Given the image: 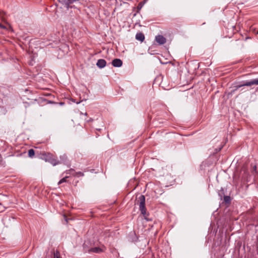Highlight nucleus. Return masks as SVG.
<instances>
[{"mask_svg":"<svg viewBox=\"0 0 258 258\" xmlns=\"http://www.w3.org/2000/svg\"><path fill=\"white\" fill-rule=\"evenodd\" d=\"M138 202L139 204L140 209L141 213L143 215L146 214V208H145V198L143 195H141L139 197Z\"/></svg>","mask_w":258,"mask_h":258,"instance_id":"1","label":"nucleus"},{"mask_svg":"<svg viewBox=\"0 0 258 258\" xmlns=\"http://www.w3.org/2000/svg\"><path fill=\"white\" fill-rule=\"evenodd\" d=\"M253 85H258V79H254L253 80H251L249 82H247L245 83H244L243 85H239L237 87V88H240L242 86H250Z\"/></svg>","mask_w":258,"mask_h":258,"instance_id":"2","label":"nucleus"},{"mask_svg":"<svg viewBox=\"0 0 258 258\" xmlns=\"http://www.w3.org/2000/svg\"><path fill=\"white\" fill-rule=\"evenodd\" d=\"M155 40L160 45L164 44L166 42V38L162 35H160L156 36L155 37Z\"/></svg>","mask_w":258,"mask_h":258,"instance_id":"3","label":"nucleus"},{"mask_svg":"<svg viewBox=\"0 0 258 258\" xmlns=\"http://www.w3.org/2000/svg\"><path fill=\"white\" fill-rule=\"evenodd\" d=\"M104 249H105L104 247H95L90 248L89 250V251L90 252H94V253H101V252L104 251Z\"/></svg>","mask_w":258,"mask_h":258,"instance_id":"4","label":"nucleus"},{"mask_svg":"<svg viewBox=\"0 0 258 258\" xmlns=\"http://www.w3.org/2000/svg\"><path fill=\"white\" fill-rule=\"evenodd\" d=\"M112 65L115 67H120L122 64V61L118 58H115L112 61Z\"/></svg>","mask_w":258,"mask_h":258,"instance_id":"5","label":"nucleus"},{"mask_svg":"<svg viewBox=\"0 0 258 258\" xmlns=\"http://www.w3.org/2000/svg\"><path fill=\"white\" fill-rule=\"evenodd\" d=\"M106 62L104 59H100L97 62V66L100 68H104L106 65Z\"/></svg>","mask_w":258,"mask_h":258,"instance_id":"6","label":"nucleus"},{"mask_svg":"<svg viewBox=\"0 0 258 258\" xmlns=\"http://www.w3.org/2000/svg\"><path fill=\"white\" fill-rule=\"evenodd\" d=\"M136 39L142 42L145 39V36L143 33H138L136 35Z\"/></svg>","mask_w":258,"mask_h":258,"instance_id":"7","label":"nucleus"},{"mask_svg":"<svg viewBox=\"0 0 258 258\" xmlns=\"http://www.w3.org/2000/svg\"><path fill=\"white\" fill-rule=\"evenodd\" d=\"M35 154V151L33 149H30L28 151V155L30 157H32Z\"/></svg>","mask_w":258,"mask_h":258,"instance_id":"8","label":"nucleus"},{"mask_svg":"<svg viewBox=\"0 0 258 258\" xmlns=\"http://www.w3.org/2000/svg\"><path fill=\"white\" fill-rule=\"evenodd\" d=\"M224 200L225 203H229L231 201L230 197L229 196H225L224 198Z\"/></svg>","mask_w":258,"mask_h":258,"instance_id":"9","label":"nucleus"},{"mask_svg":"<svg viewBox=\"0 0 258 258\" xmlns=\"http://www.w3.org/2000/svg\"><path fill=\"white\" fill-rule=\"evenodd\" d=\"M68 178V176H66L65 177L62 178L58 182V184H60L63 182H65L67 181V178Z\"/></svg>","mask_w":258,"mask_h":258,"instance_id":"10","label":"nucleus"},{"mask_svg":"<svg viewBox=\"0 0 258 258\" xmlns=\"http://www.w3.org/2000/svg\"><path fill=\"white\" fill-rule=\"evenodd\" d=\"M76 175L78 176H84V173L81 172H78L76 173Z\"/></svg>","mask_w":258,"mask_h":258,"instance_id":"11","label":"nucleus"},{"mask_svg":"<svg viewBox=\"0 0 258 258\" xmlns=\"http://www.w3.org/2000/svg\"><path fill=\"white\" fill-rule=\"evenodd\" d=\"M54 258H59L57 251H56L55 253H54Z\"/></svg>","mask_w":258,"mask_h":258,"instance_id":"12","label":"nucleus"},{"mask_svg":"<svg viewBox=\"0 0 258 258\" xmlns=\"http://www.w3.org/2000/svg\"><path fill=\"white\" fill-rule=\"evenodd\" d=\"M0 27L2 28H5V27L3 26L2 24H0Z\"/></svg>","mask_w":258,"mask_h":258,"instance_id":"13","label":"nucleus"},{"mask_svg":"<svg viewBox=\"0 0 258 258\" xmlns=\"http://www.w3.org/2000/svg\"><path fill=\"white\" fill-rule=\"evenodd\" d=\"M64 219H65V220H66V222L67 223L68 222V220H67L66 217H65V216H64Z\"/></svg>","mask_w":258,"mask_h":258,"instance_id":"14","label":"nucleus"},{"mask_svg":"<svg viewBox=\"0 0 258 258\" xmlns=\"http://www.w3.org/2000/svg\"><path fill=\"white\" fill-rule=\"evenodd\" d=\"M257 247H258V237H257Z\"/></svg>","mask_w":258,"mask_h":258,"instance_id":"15","label":"nucleus"}]
</instances>
